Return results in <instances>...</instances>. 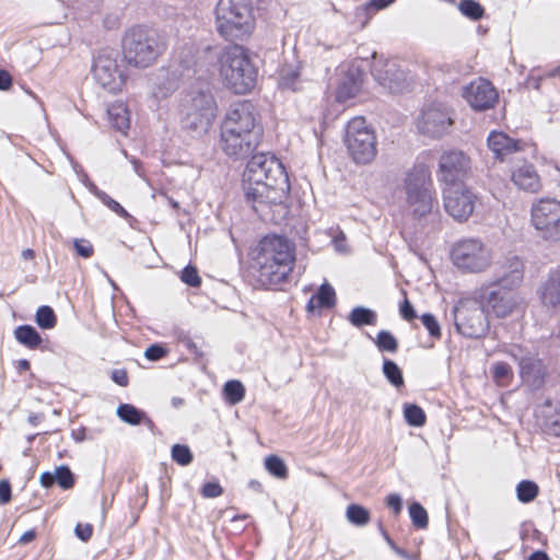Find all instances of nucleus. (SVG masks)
<instances>
[{
    "mask_svg": "<svg viewBox=\"0 0 560 560\" xmlns=\"http://www.w3.org/2000/svg\"><path fill=\"white\" fill-rule=\"evenodd\" d=\"M243 189L248 202L264 219L267 208L282 207L290 184L283 165L272 155L256 154L246 165L243 174Z\"/></svg>",
    "mask_w": 560,
    "mask_h": 560,
    "instance_id": "1",
    "label": "nucleus"
},
{
    "mask_svg": "<svg viewBox=\"0 0 560 560\" xmlns=\"http://www.w3.org/2000/svg\"><path fill=\"white\" fill-rule=\"evenodd\" d=\"M524 277V266L517 257L506 259L500 277L490 282L483 293V307L488 316L508 318L524 313V299L517 291Z\"/></svg>",
    "mask_w": 560,
    "mask_h": 560,
    "instance_id": "2",
    "label": "nucleus"
},
{
    "mask_svg": "<svg viewBox=\"0 0 560 560\" xmlns=\"http://www.w3.org/2000/svg\"><path fill=\"white\" fill-rule=\"evenodd\" d=\"M295 260V247L285 237L267 235L258 245L255 262L262 285H277L287 280Z\"/></svg>",
    "mask_w": 560,
    "mask_h": 560,
    "instance_id": "3",
    "label": "nucleus"
},
{
    "mask_svg": "<svg viewBox=\"0 0 560 560\" xmlns=\"http://www.w3.org/2000/svg\"><path fill=\"white\" fill-rule=\"evenodd\" d=\"M218 75L230 92L244 95L256 85L258 70L248 48L233 44L225 46L217 57Z\"/></svg>",
    "mask_w": 560,
    "mask_h": 560,
    "instance_id": "4",
    "label": "nucleus"
},
{
    "mask_svg": "<svg viewBox=\"0 0 560 560\" xmlns=\"http://www.w3.org/2000/svg\"><path fill=\"white\" fill-rule=\"evenodd\" d=\"M256 26L252 0H219L214 10V27L225 40H246Z\"/></svg>",
    "mask_w": 560,
    "mask_h": 560,
    "instance_id": "5",
    "label": "nucleus"
},
{
    "mask_svg": "<svg viewBox=\"0 0 560 560\" xmlns=\"http://www.w3.org/2000/svg\"><path fill=\"white\" fill-rule=\"evenodd\" d=\"M406 211L416 220L427 218L438 210V200L429 170L417 165L405 179Z\"/></svg>",
    "mask_w": 560,
    "mask_h": 560,
    "instance_id": "6",
    "label": "nucleus"
},
{
    "mask_svg": "<svg viewBox=\"0 0 560 560\" xmlns=\"http://www.w3.org/2000/svg\"><path fill=\"white\" fill-rule=\"evenodd\" d=\"M217 114V103L209 89L189 91L180 104L182 127L196 135L206 133Z\"/></svg>",
    "mask_w": 560,
    "mask_h": 560,
    "instance_id": "7",
    "label": "nucleus"
},
{
    "mask_svg": "<svg viewBox=\"0 0 560 560\" xmlns=\"http://www.w3.org/2000/svg\"><path fill=\"white\" fill-rule=\"evenodd\" d=\"M164 50L165 44L158 34L139 26L130 28L122 39L124 58L133 67H150Z\"/></svg>",
    "mask_w": 560,
    "mask_h": 560,
    "instance_id": "8",
    "label": "nucleus"
},
{
    "mask_svg": "<svg viewBox=\"0 0 560 560\" xmlns=\"http://www.w3.org/2000/svg\"><path fill=\"white\" fill-rule=\"evenodd\" d=\"M345 143L357 164H369L377 154L376 136L363 117H354L348 122Z\"/></svg>",
    "mask_w": 560,
    "mask_h": 560,
    "instance_id": "9",
    "label": "nucleus"
},
{
    "mask_svg": "<svg viewBox=\"0 0 560 560\" xmlns=\"http://www.w3.org/2000/svg\"><path fill=\"white\" fill-rule=\"evenodd\" d=\"M453 264L466 272H482L492 262V252L481 241L467 238L458 242L452 249Z\"/></svg>",
    "mask_w": 560,
    "mask_h": 560,
    "instance_id": "10",
    "label": "nucleus"
},
{
    "mask_svg": "<svg viewBox=\"0 0 560 560\" xmlns=\"http://www.w3.org/2000/svg\"><path fill=\"white\" fill-rule=\"evenodd\" d=\"M530 221L541 238L560 241V201L553 198L537 200L530 209Z\"/></svg>",
    "mask_w": 560,
    "mask_h": 560,
    "instance_id": "11",
    "label": "nucleus"
},
{
    "mask_svg": "<svg viewBox=\"0 0 560 560\" xmlns=\"http://www.w3.org/2000/svg\"><path fill=\"white\" fill-rule=\"evenodd\" d=\"M453 124V110L443 103L423 106L416 119L418 132L432 139H440L447 135Z\"/></svg>",
    "mask_w": 560,
    "mask_h": 560,
    "instance_id": "12",
    "label": "nucleus"
},
{
    "mask_svg": "<svg viewBox=\"0 0 560 560\" xmlns=\"http://www.w3.org/2000/svg\"><path fill=\"white\" fill-rule=\"evenodd\" d=\"M443 203L454 220L464 222L475 210L476 196L465 185H450L443 188Z\"/></svg>",
    "mask_w": 560,
    "mask_h": 560,
    "instance_id": "13",
    "label": "nucleus"
},
{
    "mask_svg": "<svg viewBox=\"0 0 560 560\" xmlns=\"http://www.w3.org/2000/svg\"><path fill=\"white\" fill-rule=\"evenodd\" d=\"M92 73L94 80L110 93L121 90L125 84L126 75L120 69L116 56L104 52L94 60Z\"/></svg>",
    "mask_w": 560,
    "mask_h": 560,
    "instance_id": "14",
    "label": "nucleus"
},
{
    "mask_svg": "<svg viewBox=\"0 0 560 560\" xmlns=\"http://www.w3.org/2000/svg\"><path fill=\"white\" fill-rule=\"evenodd\" d=\"M220 129L260 136L254 106L248 101L232 104L221 122Z\"/></svg>",
    "mask_w": 560,
    "mask_h": 560,
    "instance_id": "15",
    "label": "nucleus"
},
{
    "mask_svg": "<svg viewBox=\"0 0 560 560\" xmlns=\"http://www.w3.org/2000/svg\"><path fill=\"white\" fill-rule=\"evenodd\" d=\"M470 172V159L462 151L451 150L444 152L439 160V179L450 185H464L462 180Z\"/></svg>",
    "mask_w": 560,
    "mask_h": 560,
    "instance_id": "16",
    "label": "nucleus"
},
{
    "mask_svg": "<svg viewBox=\"0 0 560 560\" xmlns=\"http://www.w3.org/2000/svg\"><path fill=\"white\" fill-rule=\"evenodd\" d=\"M485 307L476 305L468 307L463 304L455 308V325L457 330L469 338H479L488 329V319Z\"/></svg>",
    "mask_w": 560,
    "mask_h": 560,
    "instance_id": "17",
    "label": "nucleus"
},
{
    "mask_svg": "<svg viewBox=\"0 0 560 560\" xmlns=\"http://www.w3.org/2000/svg\"><path fill=\"white\" fill-rule=\"evenodd\" d=\"M260 136L244 133L231 129H220V147L222 151L235 159L249 155L258 145Z\"/></svg>",
    "mask_w": 560,
    "mask_h": 560,
    "instance_id": "18",
    "label": "nucleus"
},
{
    "mask_svg": "<svg viewBox=\"0 0 560 560\" xmlns=\"http://www.w3.org/2000/svg\"><path fill=\"white\" fill-rule=\"evenodd\" d=\"M463 97L475 110H487L494 106L499 95L486 79L478 78L463 89Z\"/></svg>",
    "mask_w": 560,
    "mask_h": 560,
    "instance_id": "19",
    "label": "nucleus"
},
{
    "mask_svg": "<svg viewBox=\"0 0 560 560\" xmlns=\"http://www.w3.org/2000/svg\"><path fill=\"white\" fill-rule=\"evenodd\" d=\"M511 354L518 361L520 374L523 381L530 386H539L545 376V369L540 359L529 352H524L521 347H513Z\"/></svg>",
    "mask_w": 560,
    "mask_h": 560,
    "instance_id": "20",
    "label": "nucleus"
},
{
    "mask_svg": "<svg viewBox=\"0 0 560 560\" xmlns=\"http://www.w3.org/2000/svg\"><path fill=\"white\" fill-rule=\"evenodd\" d=\"M207 54L205 49H200L191 40H186L179 44L174 52L173 62L178 67L180 75H189V72H196L200 59Z\"/></svg>",
    "mask_w": 560,
    "mask_h": 560,
    "instance_id": "21",
    "label": "nucleus"
},
{
    "mask_svg": "<svg viewBox=\"0 0 560 560\" xmlns=\"http://www.w3.org/2000/svg\"><path fill=\"white\" fill-rule=\"evenodd\" d=\"M373 75L390 93H400L408 88L407 74L395 61H387L382 69L374 68Z\"/></svg>",
    "mask_w": 560,
    "mask_h": 560,
    "instance_id": "22",
    "label": "nucleus"
},
{
    "mask_svg": "<svg viewBox=\"0 0 560 560\" xmlns=\"http://www.w3.org/2000/svg\"><path fill=\"white\" fill-rule=\"evenodd\" d=\"M537 295L546 307L560 306V270L551 271L537 289Z\"/></svg>",
    "mask_w": 560,
    "mask_h": 560,
    "instance_id": "23",
    "label": "nucleus"
},
{
    "mask_svg": "<svg viewBox=\"0 0 560 560\" xmlns=\"http://www.w3.org/2000/svg\"><path fill=\"white\" fill-rule=\"evenodd\" d=\"M511 179L513 184L525 191L537 192L540 188V180L534 166L523 163L512 170Z\"/></svg>",
    "mask_w": 560,
    "mask_h": 560,
    "instance_id": "24",
    "label": "nucleus"
},
{
    "mask_svg": "<svg viewBox=\"0 0 560 560\" xmlns=\"http://www.w3.org/2000/svg\"><path fill=\"white\" fill-rule=\"evenodd\" d=\"M487 141L493 155L501 161L508 154L520 150L518 142L501 131L490 132Z\"/></svg>",
    "mask_w": 560,
    "mask_h": 560,
    "instance_id": "25",
    "label": "nucleus"
},
{
    "mask_svg": "<svg viewBox=\"0 0 560 560\" xmlns=\"http://www.w3.org/2000/svg\"><path fill=\"white\" fill-rule=\"evenodd\" d=\"M362 85L361 75L358 71H350L339 82L336 90V101L345 103L354 97Z\"/></svg>",
    "mask_w": 560,
    "mask_h": 560,
    "instance_id": "26",
    "label": "nucleus"
},
{
    "mask_svg": "<svg viewBox=\"0 0 560 560\" xmlns=\"http://www.w3.org/2000/svg\"><path fill=\"white\" fill-rule=\"evenodd\" d=\"M40 485L45 488L57 483L63 490L71 489L74 485V476L68 466H59L54 472L45 471L40 475Z\"/></svg>",
    "mask_w": 560,
    "mask_h": 560,
    "instance_id": "27",
    "label": "nucleus"
},
{
    "mask_svg": "<svg viewBox=\"0 0 560 560\" xmlns=\"http://www.w3.org/2000/svg\"><path fill=\"white\" fill-rule=\"evenodd\" d=\"M107 119L112 127L122 135L127 133L130 127V115L126 104L114 103L107 108Z\"/></svg>",
    "mask_w": 560,
    "mask_h": 560,
    "instance_id": "28",
    "label": "nucleus"
},
{
    "mask_svg": "<svg viewBox=\"0 0 560 560\" xmlns=\"http://www.w3.org/2000/svg\"><path fill=\"white\" fill-rule=\"evenodd\" d=\"M335 304V290L329 283L325 282L320 285L318 292L310 299L306 307L310 312H313L316 308L332 307Z\"/></svg>",
    "mask_w": 560,
    "mask_h": 560,
    "instance_id": "29",
    "label": "nucleus"
},
{
    "mask_svg": "<svg viewBox=\"0 0 560 560\" xmlns=\"http://www.w3.org/2000/svg\"><path fill=\"white\" fill-rule=\"evenodd\" d=\"M299 66L285 63L279 70V86L295 91L299 88Z\"/></svg>",
    "mask_w": 560,
    "mask_h": 560,
    "instance_id": "30",
    "label": "nucleus"
},
{
    "mask_svg": "<svg viewBox=\"0 0 560 560\" xmlns=\"http://www.w3.org/2000/svg\"><path fill=\"white\" fill-rule=\"evenodd\" d=\"M348 320L354 327H362L364 325H375L377 320V314L371 308L364 306H357L350 312Z\"/></svg>",
    "mask_w": 560,
    "mask_h": 560,
    "instance_id": "31",
    "label": "nucleus"
},
{
    "mask_svg": "<svg viewBox=\"0 0 560 560\" xmlns=\"http://www.w3.org/2000/svg\"><path fill=\"white\" fill-rule=\"evenodd\" d=\"M14 336L20 343L31 349L37 348L42 342L39 334L30 325L19 326L14 331Z\"/></svg>",
    "mask_w": 560,
    "mask_h": 560,
    "instance_id": "32",
    "label": "nucleus"
},
{
    "mask_svg": "<svg viewBox=\"0 0 560 560\" xmlns=\"http://www.w3.org/2000/svg\"><path fill=\"white\" fill-rule=\"evenodd\" d=\"M116 412L124 422L131 425H137L145 419V413L130 404L119 405Z\"/></svg>",
    "mask_w": 560,
    "mask_h": 560,
    "instance_id": "33",
    "label": "nucleus"
},
{
    "mask_svg": "<svg viewBox=\"0 0 560 560\" xmlns=\"http://www.w3.org/2000/svg\"><path fill=\"white\" fill-rule=\"evenodd\" d=\"M90 191L95 195L106 207H108L113 212L118 214L121 218H128L129 213L124 209V207L110 198L106 192L100 190L94 184L89 185Z\"/></svg>",
    "mask_w": 560,
    "mask_h": 560,
    "instance_id": "34",
    "label": "nucleus"
},
{
    "mask_svg": "<svg viewBox=\"0 0 560 560\" xmlns=\"http://www.w3.org/2000/svg\"><path fill=\"white\" fill-rule=\"evenodd\" d=\"M266 470L278 479L288 478V467L283 459L277 455H269L265 458Z\"/></svg>",
    "mask_w": 560,
    "mask_h": 560,
    "instance_id": "35",
    "label": "nucleus"
},
{
    "mask_svg": "<svg viewBox=\"0 0 560 560\" xmlns=\"http://www.w3.org/2000/svg\"><path fill=\"white\" fill-rule=\"evenodd\" d=\"M226 400L231 405H236L244 399L245 388L240 381H229L223 388Z\"/></svg>",
    "mask_w": 560,
    "mask_h": 560,
    "instance_id": "36",
    "label": "nucleus"
},
{
    "mask_svg": "<svg viewBox=\"0 0 560 560\" xmlns=\"http://www.w3.org/2000/svg\"><path fill=\"white\" fill-rule=\"evenodd\" d=\"M458 10L464 16L472 21L480 20L485 14V10L481 4L475 0H460L458 3Z\"/></svg>",
    "mask_w": 560,
    "mask_h": 560,
    "instance_id": "37",
    "label": "nucleus"
},
{
    "mask_svg": "<svg viewBox=\"0 0 560 560\" xmlns=\"http://www.w3.org/2000/svg\"><path fill=\"white\" fill-rule=\"evenodd\" d=\"M347 520L357 526H364L370 521L369 511L358 504H351L347 508L346 512Z\"/></svg>",
    "mask_w": 560,
    "mask_h": 560,
    "instance_id": "38",
    "label": "nucleus"
},
{
    "mask_svg": "<svg viewBox=\"0 0 560 560\" xmlns=\"http://www.w3.org/2000/svg\"><path fill=\"white\" fill-rule=\"evenodd\" d=\"M404 417L411 427H422L425 423V413L417 405L406 404L404 407Z\"/></svg>",
    "mask_w": 560,
    "mask_h": 560,
    "instance_id": "39",
    "label": "nucleus"
},
{
    "mask_svg": "<svg viewBox=\"0 0 560 560\" xmlns=\"http://www.w3.org/2000/svg\"><path fill=\"white\" fill-rule=\"evenodd\" d=\"M383 373L388 382L395 387L404 385V377L399 366L392 360L385 359L383 362Z\"/></svg>",
    "mask_w": 560,
    "mask_h": 560,
    "instance_id": "40",
    "label": "nucleus"
},
{
    "mask_svg": "<svg viewBox=\"0 0 560 560\" xmlns=\"http://www.w3.org/2000/svg\"><path fill=\"white\" fill-rule=\"evenodd\" d=\"M375 345L381 352L394 353L398 349L397 339L387 330L377 334Z\"/></svg>",
    "mask_w": 560,
    "mask_h": 560,
    "instance_id": "41",
    "label": "nucleus"
},
{
    "mask_svg": "<svg viewBox=\"0 0 560 560\" xmlns=\"http://www.w3.org/2000/svg\"><path fill=\"white\" fill-rule=\"evenodd\" d=\"M517 499L521 502L528 503L538 494V486L534 481L523 480L516 487Z\"/></svg>",
    "mask_w": 560,
    "mask_h": 560,
    "instance_id": "42",
    "label": "nucleus"
},
{
    "mask_svg": "<svg viewBox=\"0 0 560 560\" xmlns=\"http://www.w3.org/2000/svg\"><path fill=\"white\" fill-rule=\"evenodd\" d=\"M36 323L44 329H51L56 325V315L51 307L40 306L36 312Z\"/></svg>",
    "mask_w": 560,
    "mask_h": 560,
    "instance_id": "43",
    "label": "nucleus"
},
{
    "mask_svg": "<svg viewBox=\"0 0 560 560\" xmlns=\"http://www.w3.org/2000/svg\"><path fill=\"white\" fill-rule=\"evenodd\" d=\"M409 515L412 521V524L418 528H427L428 526V513L425 509L415 502L409 506Z\"/></svg>",
    "mask_w": 560,
    "mask_h": 560,
    "instance_id": "44",
    "label": "nucleus"
},
{
    "mask_svg": "<svg viewBox=\"0 0 560 560\" xmlns=\"http://www.w3.org/2000/svg\"><path fill=\"white\" fill-rule=\"evenodd\" d=\"M172 458L178 465L187 466L192 462V454L188 446L176 444L172 447Z\"/></svg>",
    "mask_w": 560,
    "mask_h": 560,
    "instance_id": "45",
    "label": "nucleus"
},
{
    "mask_svg": "<svg viewBox=\"0 0 560 560\" xmlns=\"http://www.w3.org/2000/svg\"><path fill=\"white\" fill-rule=\"evenodd\" d=\"M556 415L547 416L544 427L547 433L560 436V405L555 408Z\"/></svg>",
    "mask_w": 560,
    "mask_h": 560,
    "instance_id": "46",
    "label": "nucleus"
},
{
    "mask_svg": "<svg viewBox=\"0 0 560 560\" xmlns=\"http://www.w3.org/2000/svg\"><path fill=\"white\" fill-rule=\"evenodd\" d=\"M421 322L432 338L439 339L441 337L440 324L432 314H430V313L423 314L421 316Z\"/></svg>",
    "mask_w": 560,
    "mask_h": 560,
    "instance_id": "47",
    "label": "nucleus"
},
{
    "mask_svg": "<svg viewBox=\"0 0 560 560\" xmlns=\"http://www.w3.org/2000/svg\"><path fill=\"white\" fill-rule=\"evenodd\" d=\"M512 372L509 364L504 362H498L493 365V377L498 384L503 385L510 378Z\"/></svg>",
    "mask_w": 560,
    "mask_h": 560,
    "instance_id": "48",
    "label": "nucleus"
},
{
    "mask_svg": "<svg viewBox=\"0 0 560 560\" xmlns=\"http://www.w3.org/2000/svg\"><path fill=\"white\" fill-rule=\"evenodd\" d=\"M180 279L190 287H199L201 282L197 269L191 266H187L183 269Z\"/></svg>",
    "mask_w": 560,
    "mask_h": 560,
    "instance_id": "49",
    "label": "nucleus"
},
{
    "mask_svg": "<svg viewBox=\"0 0 560 560\" xmlns=\"http://www.w3.org/2000/svg\"><path fill=\"white\" fill-rule=\"evenodd\" d=\"M74 248L78 255H80L83 258H89L93 255V246L92 244L82 238L74 240Z\"/></svg>",
    "mask_w": 560,
    "mask_h": 560,
    "instance_id": "50",
    "label": "nucleus"
},
{
    "mask_svg": "<svg viewBox=\"0 0 560 560\" xmlns=\"http://www.w3.org/2000/svg\"><path fill=\"white\" fill-rule=\"evenodd\" d=\"M167 351L159 346V345H152L149 348H147L144 352V357L150 361H158L166 355Z\"/></svg>",
    "mask_w": 560,
    "mask_h": 560,
    "instance_id": "51",
    "label": "nucleus"
},
{
    "mask_svg": "<svg viewBox=\"0 0 560 560\" xmlns=\"http://www.w3.org/2000/svg\"><path fill=\"white\" fill-rule=\"evenodd\" d=\"M222 487L218 482H207L201 489L205 498H217L222 494Z\"/></svg>",
    "mask_w": 560,
    "mask_h": 560,
    "instance_id": "52",
    "label": "nucleus"
},
{
    "mask_svg": "<svg viewBox=\"0 0 560 560\" xmlns=\"http://www.w3.org/2000/svg\"><path fill=\"white\" fill-rule=\"evenodd\" d=\"M396 0H371L370 2H368L364 7L362 8H359V10H363V11H380V10H383L385 8H387L389 4L394 3Z\"/></svg>",
    "mask_w": 560,
    "mask_h": 560,
    "instance_id": "53",
    "label": "nucleus"
},
{
    "mask_svg": "<svg viewBox=\"0 0 560 560\" xmlns=\"http://www.w3.org/2000/svg\"><path fill=\"white\" fill-rule=\"evenodd\" d=\"M400 315L404 319L410 322L417 317L412 304L408 299H405L400 305Z\"/></svg>",
    "mask_w": 560,
    "mask_h": 560,
    "instance_id": "54",
    "label": "nucleus"
},
{
    "mask_svg": "<svg viewBox=\"0 0 560 560\" xmlns=\"http://www.w3.org/2000/svg\"><path fill=\"white\" fill-rule=\"evenodd\" d=\"M386 504L395 514H399L402 509L401 498L397 493H392L386 499Z\"/></svg>",
    "mask_w": 560,
    "mask_h": 560,
    "instance_id": "55",
    "label": "nucleus"
},
{
    "mask_svg": "<svg viewBox=\"0 0 560 560\" xmlns=\"http://www.w3.org/2000/svg\"><path fill=\"white\" fill-rule=\"evenodd\" d=\"M93 533V527L90 524H78L75 526V535L83 541H86L91 538Z\"/></svg>",
    "mask_w": 560,
    "mask_h": 560,
    "instance_id": "56",
    "label": "nucleus"
},
{
    "mask_svg": "<svg viewBox=\"0 0 560 560\" xmlns=\"http://www.w3.org/2000/svg\"><path fill=\"white\" fill-rule=\"evenodd\" d=\"M332 244L337 252L342 253V254L348 252V247H347V243H346V235L342 232H340L339 234H337L334 237Z\"/></svg>",
    "mask_w": 560,
    "mask_h": 560,
    "instance_id": "57",
    "label": "nucleus"
},
{
    "mask_svg": "<svg viewBox=\"0 0 560 560\" xmlns=\"http://www.w3.org/2000/svg\"><path fill=\"white\" fill-rule=\"evenodd\" d=\"M11 499V486L8 481H0V503H7Z\"/></svg>",
    "mask_w": 560,
    "mask_h": 560,
    "instance_id": "58",
    "label": "nucleus"
},
{
    "mask_svg": "<svg viewBox=\"0 0 560 560\" xmlns=\"http://www.w3.org/2000/svg\"><path fill=\"white\" fill-rule=\"evenodd\" d=\"M112 380L120 386H127V384H128V375H127L126 371H124V370L113 371Z\"/></svg>",
    "mask_w": 560,
    "mask_h": 560,
    "instance_id": "59",
    "label": "nucleus"
},
{
    "mask_svg": "<svg viewBox=\"0 0 560 560\" xmlns=\"http://www.w3.org/2000/svg\"><path fill=\"white\" fill-rule=\"evenodd\" d=\"M11 84L12 79L10 74L7 71L0 69V90H7L11 86Z\"/></svg>",
    "mask_w": 560,
    "mask_h": 560,
    "instance_id": "60",
    "label": "nucleus"
},
{
    "mask_svg": "<svg viewBox=\"0 0 560 560\" xmlns=\"http://www.w3.org/2000/svg\"><path fill=\"white\" fill-rule=\"evenodd\" d=\"M35 538L34 530H27L20 537V542L27 544Z\"/></svg>",
    "mask_w": 560,
    "mask_h": 560,
    "instance_id": "61",
    "label": "nucleus"
},
{
    "mask_svg": "<svg viewBox=\"0 0 560 560\" xmlns=\"http://www.w3.org/2000/svg\"><path fill=\"white\" fill-rule=\"evenodd\" d=\"M387 541H388V544L390 545L392 549H393V550H394L398 556H400V557H402V558H406V559H408V558H409V557H408V555H407V552H406L404 549H401V548L397 547V546H396V545H395V544H394L389 538H387Z\"/></svg>",
    "mask_w": 560,
    "mask_h": 560,
    "instance_id": "62",
    "label": "nucleus"
},
{
    "mask_svg": "<svg viewBox=\"0 0 560 560\" xmlns=\"http://www.w3.org/2000/svg\"><path fill=\"white\" fill-rule=\"evenodd\" d=\"M528 560H549V558L544 551H535L529 556Z\"/></svg>",
    "mask_w": 560,
    "mask_h": 560,
    "instance_id": "63",
    "label": "nucleus"
},
{
    "mask_svg": "<svg viewBox=\"0 0 560 560\" xmlns=\"http://www.w3.org/2000/svg\"><path fill=\"white\" fill-rule=\"evenodd\" d=\"M16 369L19 370V372H25L30 369V362L25 359L19 360Z\"/></svg>",
    "mask_w": 560,
    "mask_h": 560,
    "instance_id": "64",
    "label": "nucleus"
}]
</instances>
